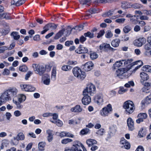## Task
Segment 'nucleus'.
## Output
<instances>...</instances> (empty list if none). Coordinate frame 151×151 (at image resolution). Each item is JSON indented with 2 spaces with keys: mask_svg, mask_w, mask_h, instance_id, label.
<instances>
[{
  "mask_svg": "<svg viewBox=\"0 0 151 151\" xmlns=\"http://www.w3.org/2000/svg\"><path fill=\"white\" fill-rule=\"evenodd\" d=\"M18 91V90L15 87L10 88L4 91L0 97V106L2 103L11 100L13 97L16 95Z\"/></svg>",
  "mask_w": 151,
  "mask_h": 151,
  "instance_id": "f257e3e1",
  "label": "nucleus"
},
{
  "mask_svg": "<svg viewBox=\"0 0 151 151\" xmlns=\"http://www.w3.org/2000/svg\"><path fill=\"white\" fill-rule=\"evenodd\" d=\"M32 67L36 73L41 76L44 74L46 70V67L45 66L35 64H33Z\"/></svg>",
  "mask_w": 151,
  "mask_h": 151,
  "instance_id": "f03ea898",
  "label": "nucleus"
},
{
  "mask_svg": "<svg viewBox=\"0 0 151 151\" xmlns=\"http://www.w3.org/2000/svg\"><path fill=\"white\" fill-rule=\"evenodd\" d=\"M123 107L125 109L127 114H132L134 111L135 107L134 103L131 101H127L124 104Z\"/></svg>",
  "mask_w": 151,
  "mask_h": 151,
  "instance_id": "7ed1b4c3",
  "label": "nucleus"
},
{
  "mask_svg": "<svg viewBox=\"0 0 151 151\" xmlns=\"http://www.w3.org/2000/svg\"><path fill=\"white\" fill-rule=\"evenodd\" d=\"M73 72L75 77L81 80H83L86 77L85 73L78 67L74 68L73 70Z\"/></svg>",
  "mask_w": 151,
  "mask_h": 151,
  "instance_id": "20e7f679",
  "label": "nucleus"
},
{
  "mask_svg": "<svg viewBox=\"0 0 151 151\" xmlns=\"http://www.w3.org/2000/svg\"><path fill=\"white\" fill-rule=\"evenodd\" d=\"M96 88L94 85L91 83L88 84L86 88L83 91V95H92L95 93Z\"/></svg>",
  "mask_w": 151,
  "mask_h": 151,
  "instance_id": "39448f33",
  "label": "nucleus"
},
{
  "mask_svg": "<svg viewBox=\"0 0 151 151\" xmlns=\"http://www.w3.org/2000/svg\"><path fill=\"white\" fill-rule=\"evenodd\" d=\"M112 110L111 106V104H109L102 109L100 111V114L103 117L108 116Z\"/></svg>",
  "mask_w": 151,
  "mask_h": 151,
  "instance_id": "423d86ee",
  "label": "nucleus"
},
{
  "mask_svg": "<svg viewBox=\"0 0 151 151\" xmlns=\"http://www.w3.org/2000/svg\"><path fill=\"white\" fill-rule=\"evenodd\" d=\"M127 71L124 68H120L117 70L115 73V76L121 79L127 78L128 77L126 73Z\"/></svg>",
  "mask_w": 151,
  "mask_h": 151,
  "instance_id": "0eeeda50",
  "label": "nucleus"
},
{
  "mask_svg": "<svg viewBox=\"0 0 151 151\" xmlns=\"http://www.w3.org/2000/svg\"><path fill=\"white\" fill-rule=\"evenodd\" d=\"M74 151H87L83 145L78 141L74 142L73 145Z\"/></svg>",
  "mask_w": 151,
  "mask_h": 151,
  "instance_id": "6e6552de",
  "label": "nucleus"
},
{
  "mask_svg": "<svg viewBox=\"0 0 151 151\" xmlns=\"http://www.w3.org/2000/svg\"><path fill=\"white\" fill-rule=\"evenodd\" d=\"M132 60H122L119 61H116L113 66V69H115L116 67H119L121 66L123 64L125 65H127L130 63L132 61Z\"/></svg>",
  "mask_w": 151,
  "mask_h": 151,
  "instance_id": "1a4fd4ad",
  "label": "nucleus"
},
{
  "mask_svg": "<svg viewBox=\"0 0 151 151\" xmlns=\"http://www.w3.org/2000/svg\"><path fill=\"white\" fill-rule=\"evenodd\" d=\"M146 39L144 37H140L135 40L133 44L134 45L138 47H141L145 43Z\"/></svg>",
  "mask_w": 151,
  "mask_h": 151,
  "instance_id": "9d476101",
  "label": "nucleus"
},
{
  "mask_svg": "<svg viewBox=\"0 0 151 151\" xmlns=\"http://www.w3.org/2000/svg\"><path fill=\"white\" fill-rule=\"evenodd\" d=\"M93 66V64L91 62H88L82 65L83 69L86 71H90Z\"/></svg>",
  "mask_w": 151,
  "mask_h": 151,
  "instance_id": "9b49d317",
  "label": "nucleus"
},
{
  "mask_svg": "<svg viewBox=\"0 0 151 151\" xmlns=\"http://www.w3.org/2000/svg\"><path fill=\"white\" fill-rule=\"evenodd\" d=\"M84 97L82 98L81 101L82 104L84 105H87L89 104L91 101V98L90 95H84Z\"/></svg>",
  "mask_w": 151,
  "mask_h": 151,
  "instance_id": "f8f14e48",
  "label": "nucleus"
},
{
  "mask_svg": "<svg viewBox=\"0 0 151 151\" xmlns=\"http://www.w3.org/2000/svg\"><path fill=\"white\" fill-rule=\"evenodd\" d=\"M109 44L107 43H103L100 45L99 48L101 52L104 51L107 52L108 51Z\"/></svg>",
  "mask_w": 151,
  "mask_h": 151,
  "instance_id": "ddd939ff",
  "label": "nucleus"
},
{
  "mask_svg": "<svg viewBox=\"0 0 151 151\" xmlns=\"http://www.w3.org/2000/svg\"><path fill=\"white\" fill-rule=\"evenodd\" d=\"M127 126L129 129L130 131L133 130L134 129V122L132 119L130 118H129L127 120Z\"/></svg>",
  "mask_w": 151,
  "mask_h": 151,
  "instance_id": "4468645a",
  "label": "nucleus"
},
{
  "mask_svg": "<svg viewBox=\"0 0 151 151\" xmlns=\"http://www.w3.org/2000/svg\"><path fill=\"white\" fill-rule=\"evenodd\" d=\"M42 76V80L43 83L46 85H49L50 81V76L47 74H45Z\"/></svg>",
  "mask_w": 151,
  "mask_h": 151,
  "instance_id": "2eb2a0df",
  "label": "nucleus"
},
{
  "mask_svg": "<svg viewBox=\"0 0 151 151\" xmlns=\"http://www.w3.org/2000/svg\"><path fill=\"white\" fill-rule=\"evenodd\" d=\"M102 94L101 93L96 95L95 97V102L99 105L101 104L103 101Z\"/></svg>",
  "mask_w": 151,
  "mask_h": 151,
  "instance_id": "dca6fc26",
  "label": "nucleus"
},
{
  "mask_svg": "<svg viewBox=\"0 0 151 151\" xmlns=\"http://www.w3.org/2000/svg\"><path fill=\"white\" fill-rule=\"evenodd\" d=\"M75 52L79 54L85 53L88 52V50L87 48L80 45L79 47L75 50Z\"/></svg>",
  "mask_w": 151,
  "mask_h": 151,
  "instance_id": "f3484780",
  "label": "nucleus"
},
{
  "mask_svg": "<svg viewBox=\"0 0 151 151\" xmlns=\"http://www.w3.org/2000/svg\"><path fill=\"white\" fill-rule=\"evenodd\" d=\"M140 75L141 78V80L140 81L141 83H143V82L144 81H146L149 78L148 75L145 72L141 73Z\"/></svg>",
  "mask_w": 151,
  "mask_h": 151,
  "instance_id": "a211bd4d",
  "label": "nucleus"
},
{
  "mask_svg": "<svg viewBox=\"0 0 151 151\" xmlns=\"http://www.w3.org/2000/svg\"><path fill=\"white\" fill-rule=\"evenodd\" d=\"M82 108H81L79 105H76L74 107L70 109V111L72 112L76 113H79L82 111Z\"/></svg>",
  "mask_w": 151,
  "mask_h": 151,
  "instance_id": "6ab92c4d",
  "label": "nucleus"
},
{
  "mask_svg": "<svg viewBox=\"0 0 151 151\" xmlns=\"http://www.w3.org/2000/svg\"><path fill=\"white\" fill-rule=\"evenodd\" d=\"M46 133L48 134L47 139L49 142H51L53 139V134L52 133V131L50 129H48L46 131Z\"/></svg>",
  "mask_w": 151,
  "mask_h": 151,
  "instance_id": "aec40b11",
  "label": "nucleus"
},
{
  "mask_svg": "<svg viewBox=\"0 0 151 151\" xmlns=\"http://www.w3.org/2000/svg\"><path fill=\"white\" fill-rule=\"evenodd\" d=\"M4 19L7 20L11 19H12L9 13L4 12L0 13V19Z\"/></svg>",
  "mask_w": 151,
  "mask_h": 151,
  "instance_id": "412c9836",
  "label": "nucleus"
},
{
  "mask_svg": "<svg viewBox=\"0 0 151 151\" xmlns=\"http://www.w3.org/2000/svg\"><path fill=\"white\" fill-rule=\"evenodd\" d=\"M120 42V40L119 39L116 38L112 40L111 44L114 47H117L119 46Z\"/></svg>",
  "mask_w": 151,
  "mask_h": 151,
  "instance_id": "4be33fe9",
  "label": "nucleus"
},
{
  "mask_svg": "<svg viewBox=\"0 0 151 151\" xmlns=\"http://www.w3.org/2000/svg\"><path fill=\"white\" fill-rule=\"evenodd\" d=\"M24 139V136L22 133L20 132L19 133L16 137H14V140H23Z\"/></svg>",
  "mask_w": 151,
  "mask_h": 151,
  "instance_id": "5701e85b",
  "label": "nucleus"
},
{
  "mask_svg": "<svg viewBox=\"0 0 151 151\" xmlns=\"http://www.w3.org/2000/svg\"><path fill=\"white\" fill-rule=\"evenodd\" d=\"M86 142L88 147H91L96 144L97 142L95 140L90 139H87L86 141Z\"/></svg>",
  "mask_w": 151,
  "mask_h": 151,
  "instance_id": "b1692460",
  "label": "nucleus"
},
{
  "mask_svg": "<svg viewBox=\"0 0 151 151\" xmlns=\"http://www.w3.org/2000/svg\"><path fill=\"white\" fill-rule=\"evenodd\" d=\"M56 74V68L55 67H54L52 70L51 77L52 80L53 81H54L55 80Z\"/></svg>",
  "mask_w": 151,
  "mask_h": 151,
  "instance_id": "393cba45",
  "label": "nucleus"
},
{
  "mask_svg": "<svg viewBox=\"0 0 151 151\" xmlns=\"http://www.w3.org/2000/svg\"><path fill=\"white\" fill-rule=\"evenodd\" d=\"M138 63H140V64H139L135 68V70H137L139 68H140L142 65H143V62L141 60H138L137 61H136V62H134L131 64V66H133V65L138 64Z\"/></svg>",
  "mask_w": 151,
  "mask_h": 151,
  "instance_id": "a878e982",
  "label": "nucleus"
},
{
  "mask_svg": "<svg viewBox=\"0 0 151 151\" xmlns=\"http://www.w3.org/2000/svg\"><path fill=\"white\" fill-rule=\"evenodd\" d=\"M9 141L5 139L2 141L1 148L2 149L4 147H7L9 144Z\"/></svg>",
  "mask_w": 151,
  "mask_h": 151,
  "instance_id": "bb28decb",
  "label": "nucleus"
},
{
  "mask_svg": "<svg viewBox=\"0 0 151 151\" xmlns=\"http://www.w3.org/2000/svg\"><path fill=\"white\" fill-rule=\"evenodd\" d=\"M43 29L44 30L41 32V34H45L46 32L51 29L50 23L46 25L43 27Z\"/></svg>",
  "mask_w": 151,
  "mask_h": 151,
  "instance_id": "cd10ccee",
  "label": "nucleus"
},
{
  "mask_svg": "<svg viewBox=\"0 0 151 151\" xmlns=\"http://www.w3.org/2000/svg\"><path fill=\"white\" fill-rule=\"evenodd\" d=\"M65 31V29H63L60 31L55 35V39L57 40L63 34Z\"/></svg>",
  "mask_w": 151,
  "mask_h": 151,
  "instance_id": "c85d7f7f",
  "label": "nucleus"
},
{
  "mask_svg": "<svg viewBox=\"0 0 151 151\" xmlns=\"http://www.w3.org/2000/svg\"><path fill=\"white\" fill-rule=\"evenodd\" d=\"M45 145V142H40L39 143L38 147L40 151H42L44 150Z\"/></svg>",
  "mask_w": 151,
  "mask_h": 151,
  "instance_id": "c756f323",
  "label": "nucleus"
},
{
  "mask_svg": "<svg viewBox=\"0 0 151 151\" xmlns=\"http://www.w3.org/2000/svg\"><path fill=\"white\" fill-rule=\"evenodd\" d=\"M90 57L92 60H94L98 58V55L95 52H91L90 54Z\"/></svg>",
  "mask_w": 151,
  "mask_h": 151,
  "instance_id": "7c9ffc66",
  "label": "nucleus"
},
{
  "mask_svg": "<svg viewBox=\"0 0 151 151\" xmlns=\"http://www.w3.org/2000/svg\"><path fill=\"white\" fill-rule=\"evenodd\" d=\"M18 33L17 32H13L11 34V35L12 36L14 39L15 40H18L20 38V35H18Z\"/></svg>",
  "mask_w": 151,
  "mask_h": 151,
  "instance_id": "2f4dec72",
  "label": "nucleus"
},
{
  "mask_svg": "<svg viewBox=\"0 0 151 151\" xmlns=\"http://www.w3.org/2000/svg\"><path fill=\"white\" fill-rule=\"evenodd\" d=\"M131 29L132 28L130 26L127 25L124 27L123 31L125 33L127 34L129 32Z\"/></svg>",
  "mask_w": 151,
  "mask_h": 151,
  "instance_id": "473e14b6",
  "label": "nucleus"
},
{
  "mask_svg": "<svg viewBox=\"0 0 151 151\" xmlns=\"http://www.w3.org/2000/svg\"><path fill=\"white\" fill-rule=\"evenodd\" d=\"M147 117V114L145 113H140L137 116V118H140V119H142V120H143L144 119H146Z\"/></svg>",
  "mask_w": 151,
  "mask_h": 151,
  "instance_id": "72a5a7b5",
  "label": "nucleus"
},
{
  "mask_svg": "<svg viewBox=\"0 0 151 151\" xmlns=\"http://www.w3.org/2000/svg\"><path fill=\"white\" fill-rule=\"evenodd\" d=\"M20 86L21 89L23 91H28L29 85L27 84H22L20 85Z\"/></svg>",
  "mask_w": 151,
  "mask_h": 151,
  "instance_id": "f704fd0d",
  "label": "nucleus"
},
{
  "mask_svg": "<svg viewBox=\"0 0 151 151\" xmlns=\"http://www.w3.org/2000/svg\"><path fill=\"white\" fill-rule=\"evenodd\" d=\"M26 99V97L25 95L23 94H20L18 100L20 103H21L24 101Z\"/></svg>",
  "mask_w": 151,
  "mask_h": 151,
  "instance_id": "c9c22d12",
  "label": "nucleus"
},
{
  "mask_svg": "<svg viewBox=\"0 0 151 151\" xmlns=\"http://www.w3.org/2000/svg\"><path fill=\"white\" fill-rule=\"evenodd\" d=\"M84 35L85 37H88L91 39L93 38L94 37V34L91 33L90 32H88L84 33Z\"/></svg>",
  "mask_w": 151,
  "mask_h": 151,
  "instance_id": "e433bc0d",
  "label": "nucleus"
},
{
  "mask_svg": "<svg viewBox=\"0 0 151 151\" xmlns=\"http://www.w3.org/2000/svg\"><path fill=\"white\" fill-rule=\"evenodd\" d=\"M72 67L69 65H64L62 67V69L64 71H67L70 70Z\"/></svg>",
  "mask_w": 151,
  "mask_h": 151,
  "instance_id": "4c0bfd02",
  "label": "nucleus"
},
{
  "mask_svg": "<svg viewBox=\"0 0 151 151\" xmlns=\"http://www.w3.org/2000/svg\"><path fill=\"white\" fill-rule=\"evenodd\" d=\"M142 69L143 71L151 72V66H150L145 65L143 66Z\"/></svg>",
  "mask_w": 151,
  "mask_h": 151,
  "instance_id": "58836bf2",
  "label": "nucleus"
},
{
  "mask_svg": "<svg viewBox=\"0 0 151 151\" xmlns=\"http://www.w3.org/2000/svg\"><path fill=\"white\" fill-rule=\"evenodd\" d=\"M83 25H81L73 28H72V30L75 29L77 31H80L83 29Z\"/></svg>",
  "mask_w": 151,
  "mask_h": 151,
  "instance_id": "ea45409f",
  "label": "nucleus"
},
{
  "mask_svg": "<svg viewBox=\"0 0 151 151\" xmlns=\"http://www.w3.org/2000/svg\"><path fill=\"white\" fill-rule=\"evenodd\" d=\"M72 141V139L69 138H67L63 139L61 141V143L63 144H66L68 143L71 142Z\"/></svg>",
  "mask_w": 151,
  "mask_h": 151,
  "instance_id": "a19ab883",
  "label": "nucleus"
},
{
  "mask_svg": "<svg viewBox=\"0 0 151 151\" xmlns=\"http://www.w3.org/2000/svg\"><path fill=\"white\" fill-rule=\"evenodd\" d=\"M113 34L110 30H108L106 32V37L108 38H110L112 37Z\"/></svg>",
  "mask_w": 151,
  "mask_h": 151,
  "instance_id": "79ce46f5",
  "label": "nucleus"
},
{
  "mask_svg": "<svg viewBox=\"0 0 151 151\" xmlns=\"http://www.w3.org/2000/svg\"><path fill=\"white\" fill-rule=\"evenodd\" d=\"M129 4L126 2H124L122 3L121 7L123 9H126L129 7Z\"/></svg>",
  "mask_w": 151,
  "mask_h": 151,
  "instance_id": "37998d69",
  "label": "nucleus"
},
{
  "mask_svg": "<svg viewBox=\"0 0 151 151\" xmlns=\"http://www.w3.org/2000/svg\"><path fill=\"white\" fill-rule=\"evenodd\" d=\"M134 86V83L132 81H129L128 83H126L124 85V86L127 88L130 87V86Z\"/></svg>",
  "mask_w": 151,
  "mask_h": 151,
  "instance_id": "c03bdc74",
  "label": "nucleus"
},
{
  "mask_svg": "<svg viewBox=\"0 0 151 151\" xmlns=\"http://www.w3.org/2000/svg\"><path fill=\"white\" fill-rule=\"evenodd\" d=\"M19 0H12L11 1L12 5H15L17 6H19Z\"/></svg>",
  "mask_w": 151,
  "mask_h": 151,
  "instance_id": "a18cd8bd",
  "label": "nucleus"
},
{
  "mask_svg": "<svg viewBox=\"0 0 151 151\" xmlns=\"http://www.w3.org/2000/svg\"><path fill=\"white\" fill-rule=\"evenodd\" d=\"M145 102L147 104H149L151 103V95L147 96L145 100Z\"/></svg>",
  "mask_w": 151,
  "mask_h": 151,
  "instance_id": "49530a36",
  "label": "nucleus"
},
{
  "mask_svg": "<svg viewBox=\"0 0 151 151\" xmlns=\"http://www.w3.org/2000/svg\"><path fill=\"white\" fill-rule=\"evenodd\" d=\"M27 69V67L25 65L21 66L19 68V70L22 72L26 71Z\"/></svg>",
  "mask_w": 151,
  "mask_h": 151,
  "instance_id": "de8ad7c7",
  "label": "nucleus"
},
{
  "mask_svg": "<svg viewBox=\"0 0 151 151\" xmlns=\"http://www.w3.org/2000/svg\"><path fill=\"white\" fill-rule=\"evenodd\" d=\"M132 7L135 9H139L142 7L140 4H139L135 3L131 5Z\"/></svg>",
  "mask_w": 151,
  "mask_h": 151,
  "instance_id": "09e8293b",
  "label": "nucleus"
},
{
  "mask_svg": "<svg viewBox=\"0 0 151 151\" xmlns=\"http://www.w3.org/2000/svg\"><path fill=\"white\" fill-rule=\"evenodd\" d=\"M144 48L146 51H148L151 49V44L150 43H148L144 45Z\"/></svg>",
  "mask_w": 151,
  "mask_h": 151,
  "instance_id": "8fccbe9b",
  "label": "nucleus"
},
{
  "mask_svg": "<svg viewBox=\"0 0 151 151\" xmlns=\"http://www.w3.org/2000/svg\"><path fill=\"white\" fill-rule=\"evenodd\" d=\"M8 49V47L6 46L0 47V53H3L5 50Z\"/></svg>",
  "mask_w": 151,
  "mask_h": 151,
  "instance_id": "3c124183",
  "label": "nucleus"
},
{
  "mask_svg": "<svg viewBox=\"0 0 151 151\" xmlns=\"http://www.w3.org/2000/svg\"><path fill=\"white\" fill-rule=\"evenodd\" d=\"M89 131V130L88 129H84L81 130V133L82 134H87Z\"/></svg>",
  "mask_w": 151,
  "mask_h": 151,
  "instance_id": "603ef678",
  "label": "nucleus"
},
{
  "mask_svg": "<svg viewBox=\"0 0 151 151\" xmlns=\"http://www.w3.org/2000/svg\"><path fill=\"white\" fill-rule=\"evenodd\" d=\"M125 19L124 18H119L115 20V22L119 23H122L124 22Z\"/></svg>",
  "mask_w": 151,
  "mask_h": 151,
  "instance_id": "864d4df0",
  "label": "nucleus"
},
{
  "mask_svg": "<svg viewBox=\"0 0 151 151\" xmlns=\"http://www.w3.org/2000/svg\"><path fill=\"white\" fill-rule=\"evenodd\" d=\"M144 86L150 89L151 88V83L145 82L142 83Z\"/></svg>",
  "mask_w": 151,
  "mask_h": 151,
  "instance_id": "5fc2aeb1",
  "label": "nucleus"
},
{
  "mask_svg": "<svg viewBox=\"0 0 151 151\" xmlns=\"http://www.w3.org/2000/svg\"><path fill=\"white\" fill-rule=\"evenodd\" d=\"M104 132V129L102 128L98 130L96 132V134L99 135H103Z\"/></svg>",
  "mask_w": 151,
  "mask_h": 151,
  "instance_id": "6e6d98bb",
  "label": "nucleus"
},
{
  "mask_svg": "<svg viewBox=\"0 0 151 151\" xmlns=\"http://www.w3.org/2000/svg\"><path fill=\"white\" fill-rule=\"evenodd\" d=\"M129 39V37H128L126 35H124L122 37V41L125 42L128 41Z\"/></svg>",
  "mask_w": 151,
  "mask_h": 151,
  "instance_id": "4d7b16f0",
  "label": "nucleus"
},
{
  "mask_svg": "<svg viewBox=\"0 0 151 151\" xmlns=\"http://www.w3.org/2000/svg\"><path fill=\"white\" fill-rule=\"evenodd\" d=\"M105 32L104 30H101L98 33L97 36L98 38H99L101 37L105 33Z\"/></svg>",
  "mask_w": 151,
  "mask_h": 151,
  "instance_id": "13d9d810",
  "label": "nucleus"
},
{
  "mask_svg": "<svg viewBox=\"0 0 151 151\" xmlns=\"http://www.w3.org/2000/svg\"><path fill=\"white\" fill-rule=\"evenodd\" d=\"M55 124L58 127H61L63 125L62 122L59 119H58L55 122Z\"/></svg>",
  "mask_w": 151,
  "mask_h": 151,
  "instance_id": "bf43d9fd",
  "label": "nucleus"
},
{
  "mask_svg": "<svg viewBox=\"0 0 151 151\" xmlns=\"http://www.w3.org/2000/svg\"><path fill=\"white\" fill-rule=\"evenodd\" d=\"M89 12L91 14H94L98 12V11L95 8L91 9L89 10Z\"/></svg>",
  "mask_w": 151,
  "mask_h": 151,
  "instance_id": "052dcab7",
  "label": "nucleus"
},
{
  "mask_svg": "<svg viewBox=\"0 0 151 151\" xmlns=\"http://www.w3.org/2000/svg\"><path fill=\"white\" fill-rule=\"evenodd\" d=\"M143 14H145L151 16V10H143Z\"/></svg>",
  "mask_w": 151,
  "mask_h": 151,
  "instance_id": "680f3d73",
  "label": "nucleus"
},
{
  "mask_svg": "<svg viewBox=\"0 0 151 151\" xmlns=\"http://www.w3.org/2000/svg\"><path fill=\"white\" fill-rule=\"evenodd\" d=\"M50 27H51V29H55L57 26V24H56L53 23H50Z\"/></svg>",
  "mask_w": 151,
  "mask_h": 151,
  "instance_id": "e2e57ef3",
  "label": "nucleus"
},
{
  "mask_svg": "<svg viewBox=\"0 0 151 151\" xmlns=\"http://www.w3.org/2000/svg\"><path fill=\"white\" fill-rule=\"evenodd\" d=\"M14 116L16 117H18L22 115L21 112L19 111H15L14 112Z\"/></svg>",
  "mask_w": 151,
  "mask_h": 151,
  "instance_id": "0e129e2a",
  "label": "nucleus"
},
{
  "mask_svg": "<svg viewBox=\"0 0 151 151\" xmlns=\"http://www.w3.org/2000/svg\"><path fill=\"white\" fill-rule=\"evenodd\" d=\"M73 41H67L65 43V45L66 46H69L70 45H73Z\"/></svg>",
  "mask_w": 151,
  "mask_h": 151,
  "instance_id": "69168bd1",
  "label": "nucleus"
},
{
  "mask_svg": "<svg viewBox=\"0 0 151 151\" xmlns=\"http://www.w3.org/2000/svg\"><path fill=\"white\" fill-rule=\"evenodd\" d=\"M150 29V27L148 25H147L146 26H145L144 28V32H147L149 31Z\"/></svg>",
  "mask_w": 151,
  "mask_h": 151,
  "instance_id": "338daca9",
  "label": "nucleus"
},
{
  "mask_svg": "<svg viewBox=\"0 0 151 151\" xmlns=\"http://www.w3.org/2000/svg\"><path fill=\"white\" fill-rule=\"evenodd\" d=\"M130 145L129 143L127 142L124 144V145L122 146V147H124L126 149H129L130 148Z\"/></svg>",
  "mask_w": 151,
  "mask_h": 151,
  "instance_id": "774afa93",
  "label": "nucleus"
}]
</instances>
